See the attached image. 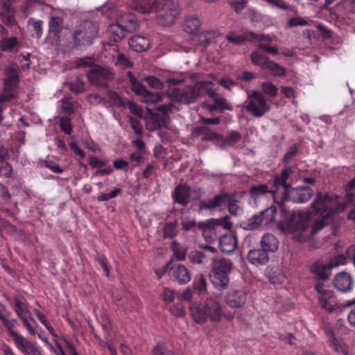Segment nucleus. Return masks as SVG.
<instances>
[{"mask_svg": "<svg viewBox=\"0 0 355 355\" xmlns=\"http://www.w3.org/2000/svg\"><path fill=\"white\" fill-rule=\"evenodd\" d=\"M200 21L196 17H189L184 21L183 28L184 31L192 35V37L197 34L200 28Z\"/></svg>", "mask_w": 355, "mask_h": 355, "instance_id": "28", "label": "nucleus"}, {"mask_svg": "<svg viewBox=\"0 0 355 355\" xmlns=\"http://www.w3.org/2000/svg\"><path fill=\"white\" fill-rule=\"evenodd\" d=\"M127 76L131 85L132 90L140 97L144 95L147 89L137 80L132 72L128 71Z\"/></svg>", "mask_w": 355, "mask_h": 355, "instance_id": "35", "label": "nucleus"}, {"mask_svg": "<svg viewBox=\"0 0 355 355\" xmlns=\"http://www.w3.org/2000/svg\"><path fill=\"white\" fill-rule=\"evenodd\" d=\"M60 128L67 135L72 132L71 123L69 118H62L60 120Z\"/></svg>", "mask_w": 355, "mask_h": 355, "instance_id": "60", "label": "nucleus"}, {"mask_svg": "<svg viewBox=\"0 0 355 355\" xmlns=\"http://www.w3.org/2000/svg\"><path fill=\"white\" fill-rule=\"evenodd\" d=\"M209 85H213V83L208 80L198 81L193 85L187 86L183 89L173 88L168 90L167 94L178 103L190 104L205 95Z\"/></svg>", "mask_w": 355, "mask_h": 355, "instance_id": "5", "label": "nucleus"}, {"mask_svg": "<svg viewBox=\"0 0 355 355\" xmlns=\"http://www.w3.org/2000/svg\"><path fill=\"white\" fill-rule=\"evenodd\" d=\"M115 64L121 69L129 68L132 66L131 62L123 53H118Z\"/></svg>", "mask_w": 355, "mask_h": 355, "instance_id": "50", "label": "nucleus"}, {"mask_svg": "<svg viewBox=\"0 0 355 355\" xmlns=\"http://www.w3.org/2000/svg\"><path fill=\"white\" fill-rule=\"evenodd\" d=\"M63 28V19L58 16H51L49 21V31L54 33L55 35L59 37V33Z\"/></svg>", "mask_w": 355, "mask_h": 355, "instance_id": "36", "label": "nucleus"}, {"mask_svg": "<svg viewBox=\"0 0 355 355\" xmlns=\"http://www.w3.org/2000/svg\"><path fill=\"white\" fill-rule=\"evenodd\" d=\"M248 259L253 265L260 266L266 263L269 260L268 253L261 249L251 250L248 253Z\"/></svg>", "mask_w": 355, "mask_h": 355, "instance_id": "23", "label": "nucleus"}, {"mask_svg": "<svg viewBox=\"0 0 355 355\" xmlns=\"http://www.w3.org/2000/svg\"><path fill=\"white\" fill-rule=\"evenodd\" d=\"M98 32V27L95 22L87 20L81 22L73 33L74 46L79 47L92 44L97 37Z\"/></svg>", "mask_w": 355, "mask_h": 355, "instance_id": "7", "label": "nucleus"}, {"mask_svg": "<svg viewBox=\"0 0 355 355\" xmlns=\"http://www.w3.org/2000/svg\"><path fill=\"white\" fill-rule=\"evenodd\" d=\"M225 300L230 307L241 308L245 304L247 293L243 289H232L227 293Z\"/></svg>", "mask_w": 355, "mask_h": 355, "instance_id": "13", "label": "nucleus"}, {"mask_svg": "<svg viewBox=\"0 0 355 355\" xmlns=\"http://www.w3.org/2000/svg\"><path fill=\"white\" fill-rule=\"evenodd\" d=\"M12 338L16 347L24 353H25L34 343L28 340L19 333H13V337Z\"/></svg>", "mask_w": 355, "mask_h": 355, "instance_id": "31", "label": "nucleus"}, {"mask_svg": "<svg viewBox=\"0 0 355 355\" xmlns=\"http://www.w3.org/2000/svg\"><path fill=\"white\" fill-rule=\"evenodd\" d=\"M219 246L220 250L225 253L232 252L237 247L236 235L232 233L224 234L220 238Z\"/></svg>", "mask_w": 355, "mask_h": 355, "instance_id": "21", "label": "nucleus"}, {"mask_svg": "<svg viewBox=\"0 0 355 355\" xmlns=\"http://www.w3.org/2000/svg\"><path fill=\"white\" fill-rule=\"evenodd\" d=\"M162 98L163 94L159 93H154L147 89L144 95L141 96V101L146 103V104H154L162 101Z\"/></svg>", "mask_w": 355, "mask_h": 355, "instance_id": "40", "label": "nucleus"}, {"mask_svg": "<svg viewBox=\"0 0 355 355\" xmlns=\"http://www.w3.org/2000/svg\"><path fill=\"white\" fill-rule=\"evenodd\" d=\"M318 293V301L320 307L327 311H333L339 308V305L333 290L323 282H318L314 286Z\"/></svg>", "mask_w": 355, "mask_h": 355, "instance_id": "9", "label": "nucleus"}, {"mask_svg": "<svg viewBox=\"0 0 355 355\" xmlns=\"http://www.w3.org/2000/svg\"><path fill=\"white\" fill-rule=\"evenodd\" d=\"M313 194V190L309 187H291L290 189L286 188V193H282L279 198L284 202L304 203L310 200Z\"/></svg>", "mask_w": 355, "mask_h": 355, "instance_id": "11", "label": "nucleus"}, {"mask_svg": "<svg viewBox=\"0 0 355 355\" xmlns=\"http://www.w3.org/2000/svg\"><path fill=\"white\" fill-rule=\"evenodd\" d=\"M269 58L261 52L254 51L251 53V60L254 64L259 66L261 69Z\"/></svg>", "mask_w": 355, "mask_h": 355, "instance_id": "43", "label": "nucleus"}, {"mask_svg": "<svg viewBox=\"0 0 355 355\" xmlns=\"http://www.w3.org/2000/svg\"><path fill=\"white\" fill-rule=\"evenodd\" d=\"M173 250L175 257L179 260H183L186 257V250L184 248H180L177 246L176 241H173Z\"/></svg>", "mask_w": 355, "mask_h": 355, "instance_id": "62", "label": "nucleus"}, {"mask_svg": "<svg viewBox=\"0 0 355 355\" xmlns=\"http://www.w3.org/2000/svg\"><path fill=\"white\" fill-rule=\"evenodd\" d=\"M152 355H176L165 344L158 343L152 350Z\"/></svg>", "mask_w": 355, "mask_h": 355, "instance_id": "45", "label": "nucleus"}, {"mask_svg": "<svg viewBox=\"0 0 355 355\" xmlns=\"http://www.w3.org/2000/svg\"><path fill=\"white\" fill-rule=\"evenodd\" d=\"M228 199V194L225 193H220L213 198H211L214 202V205L216 208L221 206L222 205H225L226 203V200Z\"/></svg>", "mask_w": 355, "mask_h": 355, "instance_id": "59", "label": "nucleus"}, {"mask_svg": "<svg viewBox=\"0 0 355 355\" xmlns=\"http://www.w3.org/2000/svg\"><path fill=\"white\" fill-rule=\"evenodd\" d=\"M16 89L7 87L6 86H3V89L2 92L0 94V103H3L6 102H9L15 98H16Z\"/></svg>", "mask_w": 355, "mask_h": 355, "instance_id": "42", "label": "nucleus"}, {"mask_svg": "<svg viewBox=\"0 0 355 355\" xmlns=\"http://www.w3.org/2000/svg\"><path fill=\"white\" fill-rule=\"evenodd\" d=\"M19 46V42L16 37H4L0 40V49L3 51H15Z\"/></svg>", "mask_w": 355, "mask_h": 355, "instance_id": "30", "label": "nucleus"}, {"mask_svg": "<svg viewBox=\"0 0 355 355\" xmlns=\"http://www.w3.org/2000/svg\"><path fill=\"white\" fill-rule=\"evenodd\" d=\"M346 257L344 254H338L332 258L329 262V268H334L346 263Z\"/></svg>", "mask_w": 355, "mask_h": 355, "instance_id": "51", "label": "nucleus"}, {"mask_svg": "<svg viewBox=\"0 0 355 355\" xmlns=\"http://www.w3.org/2000/svg\"><path fill=\"white\" fill-rule=\"evenodd\" d=\"M292 173L293 171L291 167H286L281 172V173L275 176L272 185L273 189H277V196L278 189L280 187H282L283 189L282 193H286V188L290 189L291 187L288 184L286 183V182Z\"/></svg>", "mask_w": 355, "mask_h": 355, "instance_id": "17", "label": "nucleus"}, {"mask_svg": "<svg viewBox=\"0 0 355 355\" xmlns=\"http://www.w3.org/2000/svg\"><path fill=\"white\" fill-rule=\"evenodd\" d=\"M219 35L220 33L217 31L198 32L191 40L194 45H203L206 46L219 36Z\"/></svg>", "mask_w": 355, "mask_h": 355, "instance_id": "20", "label": "nucleus"}, {"mask_svg": "<svg viewBox=\"0 0 355 355\" xmlns=\"http://www.w3.org/2000/svg\"><path fill=\"white\" fill-rule=\"evenodd\" d=\"M226 39L229 42L236 44H240L246 40H251L250 36L249 35V33H248L245 35H236L234 33H230L226 36Z\"/></svg>", "mask_w": 355, "mask_h": 355, "instance_id": "44", "label": "nucleus"}, {"mask_svg": "<svg viewBox=\"0 0 355 355\" xmlns=\"http://www.w3.org/2000/svg\"><path fill=\"white\" fill-rule=\"evenodd\" d=\"M313 212L322 218L315 220L309 230V220L304 213L289 214L288 220L280 223L279 226L285 233H291L300 242L304 241L310 234L321 230L326 225L332 222L336 215L344 210V205L329 195L318 193L312 204Z\"/></svg>", "mask_w": 355, "mask_h": 355, "instance_id": "1", "label": "nucleus"}, {"mask_svg": "<svg viewBox=\"0 0 355 355\" xmlns=\"http://www.w3.org/2000/svg\"><path fill=\"white\" fill-rule=\"evenodd\" d=\"M241 139V135L239 132L234 131L230 133L224 139V144L233 146Z\"/></svg>", "mask_w": 355, "mask_h": 355, "instance_id": "55", "label": "nucleus"}, {"mask_svg": "<svg viewBox=\"0 0 355 355\" xmlns=\"http://www.w3.org/2000/svg\"><path fill=\"white\" fill-rule=\"evenodd\" d=\"M333 284L338 291L347 293L352 291L354 282L352 276L347 272L337 273L333 280Z\"/></svg>", "mask_w": 355, "mask_h": 355, "instance_id": "12", "label": "nucleus"}, {"mask_svg": "<svg viewBox=\"0 0 355 355\" xmlns=\"http://www.w3.org/2000/svg\"><path fill=\"white\" fill-rule=\"evenodd\" d=\"M261 225H263L261 216L259 214L248 218L243 223V227L245 230H253L259 228Z\"/></svg>", "mask_w": 355, "mask_h": 355, "instance_id": "41", "label": "nucleus"}, {"mask_svg": "<svg viewBox=\"0 0 355 355\" xmlns=\"http://www.w3.org/2000/svg\"><path fill=\"white\" fill-rule=\"evenodd\" d=\"M114 70L108 67L94 66L87 73L89 81L94 85L105 87L114 78Z\"/></svg>", "mask_w": 355, "mask_h": 355, "instance_id": "10", "label": "nucleus"}, {"mask_svg": "<svg viewBox=\"0 0 355 355\" xmlns=\"http://www.w3.org/2000/svg\"><path fill=\"white\" fill-rule=\"evenodd\" d=\"M129 122L135 132L137 135H141L142 133V126L139 121L136 118L130 117Z\"/></svg>", "mask_w": 355, "mask_h": 355, "instance_id": "63", "label": "nucleus"}, {"mask_svg": "<svg viewBox=\"0 0 355 355\" xmlns=\"http://www.w3.org/2000/svg\"><path fill=\"white\" fill-rule=\"evenodd\" d=\"M193 288L199 295H203L207 292V280L202 273L194 277Z\"/></svg>", "mask_w": 355, "mask_h": 355, "instance_id": "37", "label": "nucleus"}, {"mask_svg": "<svg viewBox=\"0 0 355 355\" xmlns=\"http://www.w3.org/2000/svg\"><path fill=\"white\" fill-rule=\"evenodd\" d=\"M261 245L263 250L267 253L268 252H275L278 249L279 241L272 234H265L261 240Z\"/></svg>", "mask_w": 355, "mask_h": 355, "instance_id": "27", "label": "nucleus"}, {"mask_svg": "<svg viewBox=\"0 0 355 355\" xmlns=\"http://www.w3.org/2000/svg\"><path fill=\"white\" fill-rule=\"evenodd\" d=\"M12 0H0V15L3 23L12 26L15 23L14 12L11 8Z\"/></svg>", "mask_w": 355, "mask_h": 355, "instance_id": "18", "label": "nucleus"}, {"mask_svg": "<svg viewBox=\"0 0 355 355\" xmlns=\"http://www.w3.org/2000/svg\"><path fill=\"white\" fill-rule=\"evenodd\" d=\"M178 233V223L176 221L166 223L163 227V237L164 239H173Z\"/></svg>", "mask_w": 355, "mask_h": 355, "instance_id": "38", "label": "nucleus"}, {"mask_svg": "<svg viewBox=\"0 0 355 355\" xmlns=\"http://www.w3.org/2000/svg\"><path fill=\"white\" fill-rule=\"evenodd\" d=\"M3 86L16 89L19 83L18 68L10 66L4 70Z\"/></svg>", "mask_w": 355, "mask_h": 355, "instance_id": "24", "label": "nucleus"}, {"mask_svg": "<svg viewBox=\"0 0 355 355\" xmlns=\"http://www.w3.org/2000/svg\"><path fill=\"white\" fill-rule=\"evenodd\" d=\"M138 28L135 17L132 14L125 15L121 17L119 22L109 26L107 33L110 40L117 42L125 37L127 32L135 31Z\"/></svg>", "mask_w": 355, "mask_h": 355, "instance_id": "6", "label": "nucleus"}, {"mask_svg": "<svg viewBox=\"0 0 355 355\" xmlns=\"http://www.w3.org/2000/svg\"><path fill=\"white\" fill-rule=\"evenodd\" d=\"M28 24H32L33 27V31L36 34V37L37 39H40L42 35V25L43 21L42 20H35L33 18H31L28 21Z\"/></svg>", "mask_w": 355, "mask_h": 355, "instance_id": "49", "label": "nucleus"}, {"mask_svg": "<svg viewBox=\"0 0 355 355\" xmlns=\"http://www.w3.org/2000/svg\"><path fill=\"white\" fill-rule=\"evenodd\" d=\"M0 319L7 328L9 335L11 336V338L13 337V333H18L14 330V327L17 324V321L16 320L6 318L3 316H0Z\"/></svg>", "mask_w": 355, "mask_h": 355, "instance_id": "46", "label": "nucleus"}, {"mask_svg": "<svg viewBox=\"0 0 355 355\" xmlns=\"http://www.w3.org/2000/svg\"><path fill=\"white\" fill-rule=\"evenodd\" d=\"M15 311L20 319L31 315L27 302L19 298L15 300Z\"/></svg>", "mask_w": 355, "mask_h": 355, "instance_id": "33", "label": "nucleus"}, {"mask_svg": "<svg viewBox=\"0 0 355 355\" xmlns=\"http://www.w3.org/2000/svg\"><path fill=\"white\" fill-rule=\"evenodd\" d=\"M43 166L49 168L55 173H62L64 171V169L58 163L52 160H45L43 162Z\"/></svg>", "mask_w": 355, "mask_h": 355, "instance_id": "56", "label": "nucleus"}, {"mask_svg": "<svg viewBox=\"0 0 355 355\" xmlns=\"http://www.w3.org/2000/svg\"><path fill=\"white\" fill-rule=\"evenodd\" d=\"M249 193L254 200L259 199L265 195H270L275 201L279 198L277 196V189H270L268 184H266L252 187L249 191Z\"/></svg>", "mask_w": 355, "mask_h": 355, "instance_id": "16", "label": "nucleus"}, {"mask_svg": "<svg viewBox=\"0 0 355 355\" xmlns=\"http://www.w3.org/2000/svg\"><path fill=\"white\" fill-rule=\"evenodd\" d=\"M277 208L275 206H270L259 213L263 225L266 226L271 225L275 220Z\"/></svg>", "mask_w": 355, "mask_h": 355, "instance_id": "32", "label": "nucleus"}, {"mask_svg": "<svg viewBox=\"0 0 355 355\" xmlns=\"http://www.w3.org/2000/svg\"><path fill=\"white\" fill-rule=\"evenodd\" d=\"M95 62L94 58L90 57H85L78 58L76 61V67L77 68H86L92 66Z\"/></svg>", "mask_w": 355, "mask_h": 355, "instance_id": "53", "label": "nucleus"}, {"mask_svg": "<svg viewBox=\"0 0 355 355\" xmlns=\"http://www.w3.org/2000/svg\"><path fill=\"white\" fill-rule=\"evenodd\" d=\"M218 84L224 89L231 91L232 89L237 85V83L227 76L218 79Z\"/></svg>", "mask_w": 355, "mask_h": 355, "instance_id": "48", "label": "nucleus"}, {"mask_svg": "<svg viewBox=\"0 0 355 355\" xmlns=\"http://www.w3.org/2000/svg\"><path fill=\"white\" fill-rule=\"evenodd\" d=\"M176 293L173 290L165 288L163 291V299L166 303H171L172 302L175 297Z\"/></svg>", "mask_w": 355, "mask_h": 355, "instance_id": "64", "label": "nucleus"}, {"mask_svg": "<svg viewBox=\"0 0 355 355\" xmlns=\"http://www.w3.org/2000/svg\"><path fill=\"white\" fill-rule=\"evenodd\" d=\"M225 204L228 206L230 214L232 216H236L239 211V207L236 205V200L232 196L228 195V199L226 200Z\"/></svg>", "mask_w": 355, "mask_h": 355, "instance_id": "54", "label": "nucleus"}, {"mask_svg": "<svg viewBox=\"0 0 355 355\" xmlns=\"http://www.w3.org/2000/svg\"><path fill=\"white\" fill-rule=\"evenodd\" d=\"M146 82L150 87L156 89H162L164 87L163 83L155 76H148L146 78Z\"/></svg>", "mask_w": 355, "mask_h": 355, "instance_id": "58", "label": "nucleus"}, {"mask_svg": "<svg viewBox=\"0 0 355 355\" xmlns=\"http://www.w3.org/2000/svg\"><path fill=\"white\" fill-rule=\"evenodd\" d=\"M181 224L184 230L189 231L196 225V221L194 218H184Z\"/></svg>", "mask_w": 355, "mask_h": 355, "instance_id": "61", "label": "nucleus"}, {"mask_svg": "<svg viewBox=\"0 0 355 355\" xmlns=\"http://www.w3.org/2000/svg\"><path fill=\"white\" fill-rule=\"evenodd\" d=\"M216 226H222L224 229L230 230L232 227V223L230 222L229 217L225 216L220 219L211 218L198 224V227L204 234L211 232Z\"/></svg>", "mask_w": 355, "mask_h": 355, "instance_id": "15", "label": "nucleus"}, {"mask_svg": "<svg viewBox=\"0 0 355 355\" xmlns=\"http://www.w3.org/2000/svg\"><path fill=\"white\" fill-rule=\"evenodd\" d=\"M205 255L200 251H195L189 256L191 263L193 264H202L204 263Z\"/></svg>", "mask_w": 355, "mask_h": 355, "instance_id": "52", "label": "nucleus"}, {"mask_svg": "<svg viewBox=\"0 0 355 355\" xmlns=\"http://www.w3.org/2000/svg\"><path fill=\"white\" fill-rule=\"evenodd\" d=\"M134 7L144 14L154 12L157 23L162 26L174 24L180 13V6L174 0H138Z\"/></svg>", "mask_w": 355, "mask_h": 355, "instance_id": "2", "label": "nucleus"}, {"mask_svg": "<svg viewBox=\"0 0 355 355\" xmlns=\"http://www.w3.org/2000/svg\"><path fill=\"white\" fill-rule=\"evenodd\" d=\"M190 196V188L185 184H180L175 188L173 198L176 202L185 206L189 203Z\"/></svg>", "mask_w": 355, "mask_h": 355, "instance_id": "25", "label": "nucleus"}, {"mask_svg": "<svg viewBox=\"0 0 355 355\" xmlns=\"http://www.w3.org/2000/svg\"><path fill=\"white\" fill-rule=\"evenodd\" d=\"M190 312L193 320L198 324H203L208 318L218 322L223 315L220 304L213 297L207 298L202 304L192 303Z\"/></svg>", "mask_w": 355, "mask_h": 355, "instance_id": "3", "label": "nucleus"}, {"mask_svg": "<svg viewBox=\"0 0 355 355\" xmlns=\"http://www.w3.org/2000/svg\"><path fill=\"white\" fill-rule=\"evenodd\" d=\"M326 334L328 336L329 343H331L334 351L341 355H349L348 347L343 340L340 338H336L330 329H327Z\"/></svg>", "mask_w": 355, "mask_h": 355, "instance_id": "22", "label": "nucleus"}, {"mask_svg": "<svg viewBox=\"0 0 355 355\" xmlns=\"http://www.w3.org/2000/svg\"><path fill=\"white\" fill-rule=\"evenodd\" d=\"M150 40L141 35H135L129 40L130 46L137 52H143L150 47Z\"/></svg>", "mask_w": 355, "mask_h": 355, "instance_id": "26", "label": "nucleus"}, {"mask_svg": "<svg viewBox=\"0 0 355 355\" xmlns=\"http://www.w3.org/2000/svg\"><path fill=\"white\" fill-rule=\"evenodd\" d=\"M244 108L252 116L261 117L270 111V105L261 92L254 90L248 93Z\"/></svg>", "mask_w": 355, "mask_h": 355, "instance_id": "8", "label": "nucleus"}, {"mask_svg": "<svg viewBox=\"0 0 355 355\" xmlns=\"http://www.w3.org/2000/svg\"><path fill=\"white\" fill-rule=\"evenodd\" d=\"M329 263L323 264L319 261L314 263L311 267V272L318 277L320 279H327L329 277Z\"/></svg>", "mask_w": 355, "mask_h": 355, "instance_id": "29", "label": "nucleus"}, {"mask_svg": "<svg viewBox=\"0 0 355 355\" xmlns=\"http://www.w3.org/2000/svg\"><path fill=\"white\" fill-rule=\"evenodd\" d=\"M24 325L26 327L29 334L34 335L35 334V327L37 326L36 322L33 319L32 316L25 317L21 319Z\"/></svg>", "mask_w": 355, "mask_h": 355, "instance_id": "47", "label": "nucleus"}, {"mask_svg": "<svg viewBox=\"0 0 355 355\" xmlns=\"http://www.w3.org/2000/svg\"><path fill=\"white\" fill-rule=\"evenodd\" d=\"M233 269L232 261L224 257H215L211 260L209 272L210 282L218 290L226 289L230 283V275Z\"/></svg>", "mask_w": 355, "mask_h": 355, "instance_id": "4", "label": "nucleus"}, {"mask_svg": "<svg viewBox=\"0 0 355 355\" xmlns=\"http://www.w3.org/2000/svg\"><path fill=\"white\" fill-rule=\"evenodd\" d=\"M262 69L269 70L271 74L275 76H282L286 73L284 67L270 59L264 64Z\"/></svg>", "mask_w": 355, "mask_h": 355, "instance_id": "34", "label": "nucleus"}, {"mask_svg": "<svg viewBox=\"0 0 355 355\" xmlns=\"http://www.w3.org/2000/svg\"><path fill=\"white\" fill-rule=\"evenodd\" d=\"M261 89L262 91V94L268 96L269 98H274L277 96L278 89L277 87L271 82L266 81L261 83Z\"/></svg>", "mask_w": 355, "mask_h": 355, "instance_id": "39", "label": "nucleus"}, {"mask_svg": "<svg viewBox=\"0 0 355 355\" xmlns=\"http://www.w3.org/2000/svg\"><path fill=\"white\" fill-rule=\"evenodd\" d=\"M249 35L250 36L251 40H255L259 41V44L265 43L268 45L272 42V38L269 35H257L252 32H249Z\"/></svg>", "mask_w": 355, "mask_h": 355, "instance_id": "57", "label": "nucleus"}, {"mask_svg": "<svg viewBox=\"0 0 355 355\" xmlns=\"http://www.w3.org/2000/svg\"><path fill=\"white\" fill-rule=\"evenodd\" d=\"M169 272L171 279L180 284H186L191 279L189 270L182 264L173 266Z\"/></svg>", "mask_w": 355, "mask_h": 355, "instance_id": "14", "label": "nucleus"}, {"mask_svg": "<svg viewBox=\"0 0 355 355\" xmlns=\"http://www.w3.org/2000/svg\"><path fill=\"white\" fill-rule=\"evenodd\" d=\"M211 86L212 85H209L206 94H207L208 96L213 100L214 103H216V107H217V109L220 111L224 110H232V105L228 103L225 98L219 96L216 93V90Z\"/></svg>", "mask_w": 355, "mask_h": 355, "instance_id": "19", "label": "nucleus"}]
</instances>
